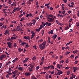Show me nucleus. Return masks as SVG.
I'll use <instances>...</instances> for the list:
<instances>
[{"mask_svg": "<svg viewBox=\"0 0 79 79\" xmlns=\"http://www.w3.org/2000/svg\"><path fill=\"white\" fill-rule=\"evenodd\" d=\"M46 17L47 18V19H47V21H52V18H50V17H51L52 18H53V15H47V16H46Z\"/></svg>", "mask_w": 79, "mask_h": 79, "instance_id": "1", "label": "nucleus"}, {"mask_svg": "<svg viewBox=\"0 0 79 79\" xmlns=\"http://www.w3.org/2000/svg\"><path fill=\"white\" fill-rule=\"evenodd\" d=\"M45 46H44L42 45V44H40L39 48H40L41 49V50H43V49H44V48H45Z\"/></svg>", "mask_w": 79, "mask_h": 79, "instance_id": "2", "label": "nucleus"}, {"mask_svg": "<svg viewBox=\"0 0 79 79\" xmlns=\"http://www.w3.org/2000/svg\"><path fill=\"white\" fill-rule=\"evenodd\" d=\"M6 58V56L5 55L3 54L2 55H1L0 57V60H3V58Z\"/></svg>", "mask_w": 79, "mask_h": 79, "instance_id": "3", "label": "nucleus"}, {"mask_svg": "<svg viewBox=\"0 0 79 79\" xmlns=\"http://www.w3.org/2000/svg\"><path fill=\"white\" fill-rule=\"evenodd\" d=\"M8 45L10 48H12L11 46H12V43L11 42H9L7 43Z\"/></svg>", "mask_w": 79, "mask_h": 79, "instance_id": "4", "label": "nucleus"}, {"mask_svg": "<svg viewBox=\"0 0 79 79\" xmlns=\"http://www.w3.org/2000/svg\"><path fill=\"white\" fill-rule=\"evenodd\" d=\"M73 68L74 73H75V72H76V71H78V70H79V68H77L73 67Z\"/></svg>", "mask_w": 79, "mask_h": 79, "instance_id": "5", "label": "nucleus"}, {"mask_svg": "<svg viewBox=\"0 0 79 79\" xmlns=\"http://www.w3.org/2000/svg\"><path fill=\"white\" fill-rule=\"evenodd\" d=\"M24 39H26V40H27V39L28 40H30V37L29 36H24Z\"/></svg>", "mask_w": 79, "mask_h": 79, "instance_id": "6", "label": "nucleus"}, {"mask_svg": "<svg viewBox=\"0 0 79 79\" xmlns=\"http://www.w3.org/2000/svg\"><path fill=\"white\" fill-rule=\"evenodd\" d=\"M51 37L52 39H53L54 40H55V39H56V38L57 37V35H56V34H55L53 36Z\"/></svg>", "mask_w": 79, "mask_h": 79, "instance_id": "7", "label": "nucleus"}, {"mask_svg": "<svg viewBox=\"0 0 79 79\" xmlns=\"http://www.w3.org/2000/svg\"><path fill=\"white\" fill-rule=\"evenodd\" d=\"M16 10H19V8L17 7L16 8L14 9L12 11L13 13H15V11H16Z\"/></svg>", "mask_w": 79, "mask_h": 79, "instance_id": "8", "label": "nucleus"}, {"mask_svg": "<svg viewBox=\"0 0 79 79\" xmlns=\"http://www.w3.org/2000/svg\"><path fill=\"white\" fill-rule=\"evenodd\" d=\"M31 75V73L29 72H26L25 73V75L26 76H30Z\"/></svg>", "mask_w": 79, "mask_h": 79, "instance_id": "9", "label": "nucleus"}, {"mask_svg": "<svg viewBox=\"0 0 79 79\" xmlns=\"http://www.w3.org/2000/svg\"><path fill=\"white\" fill-rule=\"evenodd\" d=\"M63 74V72H59L56 73V75H60V74Z\"/></svg>", "mask_w": 79, "mask_h": 79, "instance_id": "10", "label": "nucleus"}, {"mask_svg": "<svg viewBox=\"0 0 79 79\" xmlns=\"http://www.w3.org/2000/svg\"><path fill=\"white\" fill-rule=\"evenodd\" d=\"M46 44H47V41H46L43 42L42 44V45H43L44 46V47H45V45H46Z\"/></svg>", "mask_w": 79, "mask_h": 79, "instance_id": "11", "label": "nucleus"}, {"mask_svg": "<svg viewBox=\"0 0 79 79\" xmlns=\"http://www.w3.org/2000/svg\"><path fill=\"white\" fill-rule=\"evenodd\" d=\"M18 69L19 71H23V70L24 69V68L23 67H20L18 68Z\"/></svg>", "mask_w": 79, "mask_h": 79, "instance_id": "12", "label": "nucleus"}, {"mask_svg": "<svg viewBox=\"0 0 79 79\" xmlns=\"http://www.w3.org/2000/svg\"><path fill=\"white\" fill-rule=\"evenodd\" d=\"M28 70L30 72H32V68H30V67H28Z\"/></svg>", "mask_w": 79, "mask_h": 79, "instance_id": "13", "label": "nucleus"}, {"mask_svg": "<svg viewBox=\"0 0 79 79\" xmlns=\"http://www.w3.org/2000/svg\"><path fill=\"white\" fill-rule=\"evenodd\" d=\"M52 18V21H50V20H48V21L49 22V23H52V22H53V21H54V18H53H53Z\"/></svg>", "mask_w": 79, "mask_h": 79, "instance_id": "14", "label": "nucleus"}, {"mask_svg": "<svg viewBox=\"0 0 79 79\" xmlns=\"http://www.w3.org/2000/svg\"><path fill=\"white\" fill-rule=\"evenodd\" d=\"M18 72V70H15L14 72H12V73L13 74H16Z\"/></svg>", "mask_w": 79, "mask_h": 79, "instance_id": "15", "label": "nucleus"}, {"mask_svg": "<svg viewBox=\"0 0 79 79\" xmlns=\"http://www.w3.org/2000/svg\"><path fill=\"white\" fill-rule=\"evenodd\" d=\"M8 35H9V34H10V33H9V32H8V31L7 30H6V32H5L4 33V34L5 35H6L7 34H8Z\"/></svg>", "mask_w": 79, "mask_h": 79, "instance_id": "16", "label": "nucleus"}, {"mask_svg": "<svg viewBox=\"0 0 79 79\" xmlns=\"http://www.w3.org/2000/svg\"><path fill=\"white\" fill-rule=\"evenodd\" d=\"M9 2H7V3H8L9 5L11 4L12 3V1L11 0H9Z\"/></svg>", "mask_w": 79, "mask_h": 79, "instance_id": "17", "label": "nucleus"}, {"mask_svg": "<svg viewBox=\"0 0 79 79\" xmlns=\"http://www.w3.org/2000/svg\"><path fill=\"white\" fill-rule=\"evenodd\" d=\"M57 67L58 68H59V69H60L61 68V67H60V65L59 64H57Z\"/></svg>", "mask_w": 79, "mask_h": 79, "instance_id": "18", "label": "nucleus"}, {"mask_svg": "<svg viewBox=\"0 0 79 79\" xmlns=\"http://www.w3.org/2000/svg\"><path fill=\"white\" fill-rule=\"evenodd\" d=\"M26 44H27V43L24 42L21 43V45H26Z\"/></svg>", "mask_w": 79, "mask_h": 79, "instance_id": "19", "label": "nucleus"}, {"mask_svg": "<svg viewBox=\"0 0 79 79\" xmlns=\"http://www.w3.org/2000/svg\"><path fill=\"white\" fill-rule=\"evenodd\" d=\"M24 19H24V18H22L21 19V20H20V22H21V21H24Z\"/></svg>", "mask_w": 79, "mask_h": 79, "instance_id": "20", "label": "nucleus"}, {"mask_svg": "<svg viewBox=\"0 0 79 79\" xmlns=\"http://www.w3.org/2000/svg\"><path fill=\"white\" fill-rule=\"evenodd\" d=\"M36 59V58L35 57V56H34L33 58H32V60H33V61H34Z\"/></svg>", "mask_w": 79, "mask_h": 79, "instance_id": "21", "label": "nucleus"}, {"mask_svg": "<svg viewBox=\"0 0 79 79\" xmlns=\"http://www.w3.org/2000/svg\"><path fill=\"white\" fill-rule=\"evenodd\" d=\"M10 63H11V62L9 61L8 62H6V66H7V65H8Z\"/></svg>", "mask_w": 79, "mask_h": 79, "instance_id": "22", "label": "nucleus"}, {"mask_svg": "<svg viewBox=\"0 0 79 79\" xmlns=\"http://www.w3.org/2000/svg\"><path fill=\"white\" fill-rule=\"evenodd\" d=\"M7 41L9 42H12V40H11V39L10 38H9L7 40Z\"/></svg>", "mask_w": 79, "mask_h": 79, "instance_id": "23", "label": "nucleus"}, {"mask_svg": "<svg viewBox=\"0 0 79 79\" xmlns=\"http://www.w3.org/2000/svg\"><path fill=\"white\" fill-rule=\"evenodd\" d=\"M18 50H19V52H21V51H23V49H21V48L19 49Z\"/></svg>", "mask_w": 79, "mask_h": 79, "instance_id": "24", "label": "nucleus"}, {"mask_svg": "<svg viewBox=\"0 0 79 79\" xmlns=\"http://www.w3.org/2000/svg\"><path fill=\"white\" fill-rule=\"evenodd\" d=\"M54 68H55V67H54V66H53V65H51V69H54Z\"/></svg>", "mask_w": 79, "mask_h": 79, "instance_id": "25", "label": "nucleus"}, {"mask_svg": "<svg viewBox=\"0 0 79 79\" xmlns=\"http://www.w3.org/2000/svg\"><path fill=\"white\" fill-rule=\"evenodd\" d=\"M32 78L33 79H37V78L35 77V76L34 75L32 76Z\"/></svg>", "mask_w": 79, "mask_h": 79, "instance_id": "26", "label": "nucleus"}, {"mask_svg": "<svg viewBox=\"0 0 79 79\" xmlns=\"http://www.w3.org/2000/svg\"><path fill=\"white\" fill-rule=\"evenodd\" d=\"M48 44H50V43H51V42H50V37H48Z\"/></svg>", "mask_w": 79, "mask_h": 79, "instance_id": "27", "label": "nucleus"}, {"mask_svg": "<svg viewBox=\"0 0 79 79\" xmlns=\"http://www.w3.org/2000/svg\"><path fill=\"white\" fill-rule=\"evenodd\" d=\"M71 75H72L73 77V78H75V77H76V75H75L73 74L72 73Z\"/></svg>", "mask_w": 79, "mask_h": 79, "instance_id": "28", "label": "nucleus"}, {"mask_svg": "<svg viewBox=\"0 0 79 79\" xmlns=\"http://www.w3.org/2000/svg\"><path fill=\"white\" fill-rule=\"evenodd\" d=\"M78 52V51L77 50L74 51L73 52V53H76Z\"/></svg>", "mask_w": 79, "mask_h": 79, "instance_id": "29", "label": "nucleus"}, {"mask_svg": "<svg viewBox=\"0 0 79 79\" xmlns=\"http://www.w3.org/2000/svg\"><path fill=\"white\" fill-rule=\"evenodd\" d=\"M56 23H57V24H58L59 25H60V23H59V22L58 21V20H56Z\"/></svg>", "mask_w": 79, "mask_h": 79, "instance_id": "30", "label": "nucleus"}, {"mask_svg": "<svg viewBox=\"0 0 79 79\" xmlns=\"http://www.w3.org/2000/svg\"><path fill=\"white\" fill-rule=\"evenodd\" d=\"M16 4L15 3H14L13 2V4H12L11 5V6H16Z\"/></svg>", "mask_w": 79, "mask_h": 79, "instance_id": "31", "label": "nucleus"}, {"mask_svg": "<svg viewBox=\"0 0 79 79\" xmlns=\"http://www.w3.org/2000/svg\"><path fill=\"white\" fill-rule=\"evenodd\" d=\"M31 0H29L28 1V4H31Z\"/></svg>", "mask_w": 79, "mask_h": 79, "instance_id": "32", "label": "nucleus"}, {"mask_svg": "<svg viewBox=\"0 0 79 79\" xmlns=\"http://www.w3.org/2000/svg\"><path fill=\"white\" fill-rule=\"evenodd\" d=\"M43 28V26L42 25H40L39 28H40V29H42Z\"/></svg>", "mask_w": 79, "mask_h": 79, "instance_id": "33", "label": "nucleus"}, {"mask_svg": "<svg viewBox=\"0 0 79 79\" xmlns=\"http://www.w3.org/2000/svg\"><path fill=\"white\" fill-rule=\"evenodd\" d=\"M36 31H37V32H39V31H40V29L39 28L38 29H36Z\"/></svg>", "mask_w": 79, "mask_h": 79, "instance_id": "34", "label": "nucleus"}, {"mask_svg": "<svg viewBox=\"0 0 79 79\" xmlns=\"http://www.w3.org/2000/svg\"><path fill=\"white\" fill-rule=\"evenodd\" d=\"M14 46L15 47V48H16V46H17V45L16 44V43H14Z\"/></svg>", "mask_w": 79, "mask_h": 79, "instance_id": "35", "label": "nucleus"}, {"mask_svg": "<svg viewBox=\"0 0 79 79\" xmlns=\"http://www.w3.org/2000/svg\"><path fill=\"white\" fill-rule=\"evenodd\" d=\"M19 31V30H15V29H13L11 30V31H13V32H15V31Z\"/></svg>", "mask_w": 79, "mask_h": 79, "instance_id": "36", "label": "nucleus"}, {"mask_svg": "<svg viewBox=\"0 0 79 79\" xmlns=\"http://www.w3.org/2000/svg\"><path fill=\"white\" fill-rule=\"evenodd\" d=\"M52 25V23H48V26H50Z\"/></svg>", "mask_w": 79, "mask_h": 79, "instance_id": "37", "label": "nucleus"}, {"mask_svg": "<svg viewBox=\"0 0 79 79\" xmlns=\"http://www.w3.org/2000/svg\"><path fill=\"white\" fill-rule=\"evenodd\" d=\"M51 34H53V30H52L50 32Z\"/></svg>", "mask_w": 79, "mask_h": 79, "instance_id": "38", "label": "nucleus"}, {"mask_svg": "<svg viewBox=\"0 0 79 79\" xmlns=\"http://www.w3.org/2000/svg\"><path fill=\"white\" fill-rule=\"evenodd\" d=\"M69 28V27L67 26L65 27V30H67V29H68Z\"/></svg>", "mask_w": 79, "mask_h": 79, "instance_id": "39", "label": "nucleus"}, {"mask_svg": "<svg viewBox=\"0 0 79 79\" xmlns=\"http://www.w3.org/2000/svg\"><path fill=\"white\" fill-rule=\"evenodd\" d=\"M44 58H45V57L43 56L41 58V61H44Z\"/></svg>", "mask_w": 79, "mask_h": 79, "instance_id": "40", "label": "nucleus"}, {"mask_svg": "<svg viewBox=\"0 0 79 79\" xmlns=\"http://www.w3.org/2000/svg\"><path fill=\"white\" fill-rule=\"evenodd\" d=\"M50 5V2H49L48 4H45V6H49Z\"/></svg>", "mask_w": 79, "mask_h": 79, "instance_id": "41", "label": "nucleus"}, {"mask_svg": "<svg viewBox=\"0 0 79 79\" xmlns=\"http://www.w3.org/2000/svg\"><path fill=\"white\" fill-rule=\"evenodd\" d=\"M44 34V30H43L42 32V35H43Z\"/></svg>", "mask_w": 79, "mask_h": 79, "instance_id": "42", "label": "nucleus"}, {"mask_svg": "<svg viewBox=\"0 0 79 79\" xmlns=\"http://www.w3.org/2000/svg\"><path fill=\"white\" fill-rule=\"evenodd\" d=\"M44 69L45 70H47V69H48V68L47 67H44Z\"/></svg>", "mask_w": 79, "mask_h": 79, "instance_id": "43", "label": "nucleus"}, {"mask_svg": "<svg viewBox=\"0 0 79 79\" xmlns=\"http://www.w3.org/2000/svg\"><path fill=\"white\" fill-rule=\"evenodd\" d=\"M76 26H77V27H79V23H77Z\"/></svg>", "mask_w": 79, "mask_h": 79, "instance_id": "44", "label": "nucleus"}, {"mask_svg": "<svg viewBox=\"0 0 79 79\" xmlns=\"http://www.w3.org/2000/svg\"><path fill=\"white\" fill-rule=\"evenodd\" d=\"M69 74H70V72H69V71H67V75H69Z\"/></svg>", "mask_w": 79, "mask_h": 79, "instance_id": "45", "label": "nucleus"}, {"mask_svg": "<svg viewBox=\"0 0 79 79\" xmlns=\"http://www.w3.org/2000/svg\"><path fill=\"white\" fill-rule=\"evenodd\" d=\"M72 21L73 19L72 18H71L69 20V22H70V23H71V22H72Z\"/></svg>", "mask_w": 79, "mask_h": 79, "instance_id": "46", "label": "nucleus"}, {"mask_svg": "<svg viewBox=\"0 0 79 79\" xmlns=\"http://www.w3.org/2000/svg\"><path fill=\"white\" fill-rule=\"evenodd\" d=\"M55 69H56L57 70V71H58V72H61V71L59 70L58 69H56V68H55Z\"/></svg>", "mask_w": 79, "mask_h": 79, "instance_id": "47", "label": "nucleus"}, {"mask_svg": "<svg viewBox=\"0 0 79 79\" xmlns=\"http://www.w3.org/2000/svg\"><path fill=\"white\" fill-rule=\"evenodd\" d=\"M9 70L10 72H11V71H12L11 68H9Z\"/></svg>", "mask_w": 79, "mask_h": 79, "instance_id": "48", "label": "nucleus"}, {"mask_svg": "<svg viewBox=\"0 0 79 79\" xmlns=\"http://www.w3.org/2000/svg\"><path fill=\"white\" fill-rule=\"evenodd\" d=\"M63 1L65 3H67V0H63Z\"/></svg>", "mask_w": 79, "mask_h": 79, "instance_id": "49", "label": "nucleus"}, {"mask_svg": "<svg viewBox=\"0 0 79 79\" xmlns=\"http://www.w3.org/2000/svg\"><path fill=\"white\" fill-rule=\"evenodd\" d=\"M70 57H71V58H74V55H72L70 56Z\"/></svg>", "mask_w": 79, "mask_h": 79, "instance_id": "50", "label": "nucleus"}, {"mask_svg": "<svg viewBox=\"0 0 79 79\" xmlns=\"http://www.w3.org/2000/svg\"><path fill=\"white\" fill-rule=\"evenodd\" d=\"M48 22H46L45 23V24L46 25V26H48Z\"/></svg>", "mask_w": 79, "mask_h": 79, "instance_id": "51", "label": "nucleus"}, {"mask_svg": "<svg viewBox=\"0 0 79 79\" xmlns=\"http://www.w3.org/2000/svg\"><path fill=\"white\" fill-rule=\"evenodd\" d=\"M48 76H49L48 74H47V75L46 77V79H48Z\"/></svg>", "mask_w": 79, "mask_h": 79, "instance_id": "52", "label": "nucleus"}, {"mask_svg": "<svg viewBox=\"0 0 79 79\" xmlns=\"http://www.w3.org/2000/svg\"><path fill=\"white\" fill-rule=\"evenodd\" d=\"M23 15H24L23 14H21L19 16V18H21V17H22V16H23Z\"/></svg>", "mask_w": 79, "mask_h": 79, "instance_id": "53", "label": "nucleus"}, {"mask_svg": "<svg viewBox=\"0 0 79 79\" xmlns=\"http://www.w3.org/2000/svg\"><path fill=\"white\" fill-rule=\"evenodd\" d=\"M33 48L35 49V50L37 49V48H36V46L35 45L33 46Z\"/></svg>", "mask_w": 79, "mask_h": 79, "instance_id": "54", "label": "nucleus"}, {"mask_svg": "<svg viewBox=\"0 0 79 79\" xmlns=\"http://www.w3.org/2000/svg\"><path fill=\"white\" fill-rule=\"evenodd\" d=\"M9 76L10 75H11L12 74V73H10L7 74Z\"/></svg>", "mask_w": 79, "mask_h": 79, "instance_id": "55", "label": "nucleus"}, {"mask_svg": "<svg viewBox=\"0 0 79 79\" xmlns=\"http://www.w3.org/2000/svg\"><path fill=\"white\" fill-rule=\"evenodd\" d=\"M42 25H43V26H44H44H45V23H44V22H42Z\"/></svg>", "mask_w": 79, "mask_h": 79, "instance_id": "56", "label": "nucleus"}, {"mask_svg": "<svg viewBox=\"0 0 79 79\" xmlns=\"http://www.w3.org/2000/svg\"><path fill=\"white\" fill-rule=\"evenodd\" d=\"M29 14H27L26 17H27H27H29Z\"/></svg>", "mask_w": 79, "mask_h": 79, "instance_id": "57", "label": "nucleus"}, {"mask_svg": "<svg viewBox=\"0 0 79 79\" xmlns=\"http://www.w3.org/2000/svg\"><path fill=\"white\" fill-rule=\"evenodd\" d=\"M64 13H65V10H64L62 12V14L63 15L64 14Z\"/></svg>", "mask_w": 79, "mask_h": 79, "instance_id": "58", "label": "nucleus"}, {"mask_svg": "<svg viewBox=\"0 0 79 79\" xmlns=\"http://www.w3.org/2000/svg\"><path fill=\"white\" fill-rule=\"evenodd\" d=\"M39 68V66H38L36 68V70H38Z\"/></svg>", "mask_w": 79, "mask_h": 79, "instance_id": "59", "label": "nucleus"}, {"mask_svg": "<svg viewBox=\"0 0 79 79\" xmlns=\"http://www.w3.org/2000/svg\"><path fill=\"white\" fill-rule=\"evenodd\" d=\"M27 61L26 60H25L23 61V63H26V62H27Z\"/></svg>", "mask_w": 79, "mask_h": 79, "instance_id": "60", "label": "nucleus"}, {"mask_svg": "<svg viewBox=\"0 0 79 79\" xmlns=\"http://www.w3.org/2000/svg\"><path fill=\"white\" fill-rule=\"evenodd\" d=\"M29 26H31L32 25V23H29Z\"/></svg>", "mask_w": 79, "mask_h": 79, "instance_id": "61", "label": "nucleus"}, {"mask_svg": "<svg viewBox=\"0 0 79 79\" xmlns=\"http://www.w3.org/2000/svg\"><path fill=\"white\" fill-rule=\"evenodd\" d=\"M6 77L8 78L9 77V76L8 75V74H7L6 75Z\"/></svg>", "mask_w": 79, "mask_h": 79, "instance_id": "62", "label": "nucleus"}, {"mask_svg": "<svg viewBox=\"0 0 79 79\" xmlns=\"http://www.w3.org/2000/svg\"><path fill=\"white\" fill-rule=\"evenodd\" d=\"M77 62H78V61H77V60L75 61L74 62L75 64H77Z\"/></svg>", "mask_w": 79, "mask_h": 79, "instance_id": "63", "label": "nucleus"}, {"mask_svg": "<svg viewBox=\"0 0 79 79\" xmlns=\"http://www.w3.org/2000/svg\"><path fill=\"white\" fill-rule=\"evenodd\" d=\"M29 58H25V60H26L27 61V60H29Z\"/></svg>", "mask_w": 79, "mask_h": 79, "instance_id": "64", "label": "nucleus"}]
</instances>
